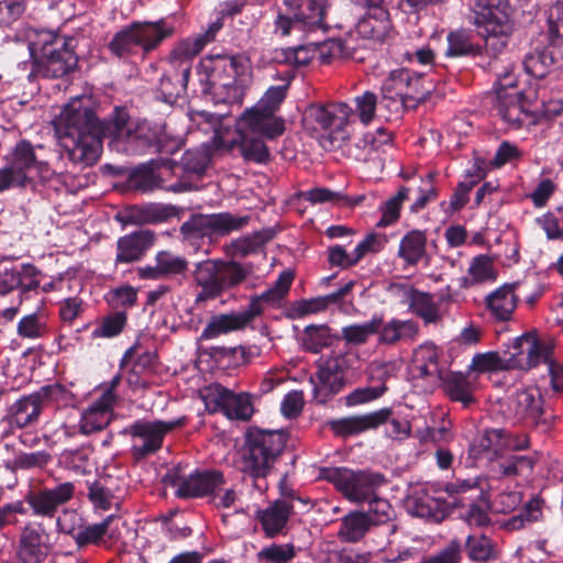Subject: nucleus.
<instances>
[{
  "label": "nucleus",
  "instance_id": "obj_1",
  "mask_svg": "<svg viewBox=\"0 0 563 563\" xmlns=\"http://www.w3.org/2000/svg\"><path fill=\"white\" fill-rule=\"evenodd\" d=\"M53 126L68 159L82 166L99 159L102 137L125 142L139 137L124 109L117 108L108 120L98 121L92 98L87 95L70 99L53 120Z\"/></svg>",
  "mask_w": 563,
  "mask_h": 563
},
{
  "label": "nucleus",
  "instance_id": "obj_2",
  "mask_svg": "<svg viewBox=\"0 0 563 563\" xmlns=\"http://www.w3.org/2000/svg\"><path fill=\"white\" fill-rule=\"evenodd\" d=\"M203 92L218 104H241L253 81L252 62L244 55L202 58L198 66Z\"/></svg>",
  "mask_w": 563,
  "mask_h": 563
},
{
  "label": "nucleus",
  "instance_id": "obj_3",
  "mask_svg": "<svg viewBox=\"0 0 563 563\" xmlns=\"http://www.w3.org/2000/svg\"><path fill=\"white\" fill-rule=\"evenodd\" d=\"M354 2L365 11L364 15L356 23L354 33H350L344 38H332L327 43L332 57L357 58L356 49L360 45L356 43V37H361L364 42H380L391 29L387 0H354Z\"/></svg>",
  "mask_w": 563,
  "mask_h": 563
},
{
  "label": "nucleus",
  "instance_id": "obj_4",
  "mask_svg": "<svg viewBox=\"0 0 563 563\" xmlns=\"http://www.w3.org/2000/svg\"><path fill=\"white\" fill-rule=\"evenodd\" d=\"M29 51L34 59V70L46 78L64 77L73 71L78 58L64 37L51 31H38L30 38Z\"/></svg>",
  "mask_w": 563,
  "mask_h": 563
},
{
  "label": "nucleus",
  "instance_id": "obj_5",
  "mask_svg": "<svg viewBox=\"0 0 563 563\" xmlns=\"http://www.w3.org/2000/svg\"><path fill=\"white\" fill-rule=\"evenodd\" d=\"M510 13L508 0H474V22L487 53L497 55L507 46L512 33Z\"/></svg>",
  "mask_w": 563,
  "mask_h": 563
},
{
  "label": "nucleus",
  "instance_id": "obj_6",
  "mask_svg": "<svg viewBox=\"0 0 563 563\" xmlns=\"http://www.w3.org/2000/svg\"><path fill=\"white\" fill-rule=\"evenodd\" d=\"M246 276L244 268L233 261L207 260L196 264L194 279L201 287L197 300L220 296L240 284Z\"/></svg>",
  "mask_w": 563,
  "mask_h": 563
},
{
  "label": "nucleus",
  "instance_id": "obj_7",
  "mask_svg": "<svg viewBox=\"0 0 563 563\" xmlns=\"http://www.w3.org/2000/svg\"><path fill=\"white\" fill-rule=\"evenodd\" d=\"M289 80L283 85L269 87L257 103L244 110L240 115V129L251 126L257 131H264L269 139L283 134L284 121L275 113L285 100Z\"/></svg>",
  "mask_w": 563,
  "mask_h": 563
},
{
  "label": "nucleus",
  "instance_id": "obj_8",
  "mask_svg": "<svg viewBox=\"0 0 563 563\" xmlns=\"http://www.w3.org/2000/svg\"><path fill=\"white\" fill-rule=\"evenodd\" d=\"M511 365L527 369L543 362L554 391H563V365L551 358V346L540 342L534 333L527 332L512 339Z\"/></svg>",
  "mask_w": 563,
  "mask_h": 563
},
{
  "label": "nucleus",
  "instance_id": "obj_9",
  "mask_svg": "<svg viewBox=\"0 0 563 563\" xmlns=\"http://www.w3.org/2000/svg\"><path fill=\"white\" fill-rule=\"evenodd\" d=\"M307 130L328 137L330 144L349 137L347 128L352 123V108L344 103L312 104L302 117Z\"/></svg>",
  "mask_w": 563,
  "mask_h": 563
},
{
  "label": "nucleus",
  "instance_id": "obj_10",
  "mask_svg": "<svg viewBox=\"0 0 563 563\" xmlns=\"http://www.w3.org/2000/svg\"><path fill=\"white\" fill-rule=\"evenodd\" d=\"M173 32L174 27L164 21L134 22L114 35L110 43V49L120 57L133 54L140 48L143 52H150Z\"/></svg>",
  "mask_w": 563,
  "mask_h": 563
},
{
  "label": "nucleus",
  "instance_id": "obj_11",
  "mask_svg": "<svg viewBox=\"0 0 563 563\" xmlns=\"http://www.w3.org/2000/svg\"><path fill=\"white\" fill-rule=\"evenodd\" d=\"M286 444L280 431L256 430L247 437V449L243 457V470L253 477H264L273 467Z\"/></svg>",
  "mask_w": 563,
  "mask_h": 563
},
{
  "label": "nucleus",
  "instance_id": "obj_12",
  "mask_svg": "<svg viewBox=\"0 0 563 563\" xmlns=\"http://www.w3.org/2000/svg\"><path fill=\"white\" fill-rule=\"evenodd\" d=\"M321 477L351 503L365 504L385 483L383 475L366 471H353L347 467H328L321 471Z\"/></svg>",
  "mask_w": 563,
  "mask_h": 563
},
{
  "label": "nucleus",
  "instance_id": "obj_13",
  "mask_svg": "<svg viewBox=\"0 0 563 563\" xmlns=\"http://www.w3.org/2000/svg\"><path fill=\"white\" fill-rule=\"evenodd\" d=\"M507 416L518 422L538 427L548 431L553 415L543 408L542 396L537 386H528L511 393L506 402Z\"/></svg>",
  "mask_w": 563,
  "mask_h": 563
},
{
  "label": "nucleus",
  "instance_id": "obj_14",
  "mask_svg": "<svg viewBox=\"0 0 563 563\" xmlns=\"http://www.w3.org/2000/svg\"><path fill=\"white\" fill-rule=\"evenodd\" d=\"M496 111L509 126L518 129L526 120L532 119L534 110L527 106L522 91L517 88L512 71L498 75L495 84Z\"/></svg>",
  "mask_w": 563,
  "mask_h": 563
},
{
  "label": "nucleus",
  "instance_id": "obj_15",
  "mask_svg": "<svg viewBox=\"0 0 563 563\" xmlns=\"http://www.w3.org/2000/svg\"><path fill=\"white\" fill-rule=\"evenodd\" d=\"M244 220L230 213L194 214L180 227L183 239L195 247L205 240L211 241L216 235H224L240 229Z\"/></svg>",
  "mask_w": 563,
  "mask_h": 563
},
{
  "label": "nucleus",
  "instance_id": "obj_16",
  "mask_svg": "<svg viewBox=\"0 0 563 563\" xmlns=\"http://www.w3.org/2000/svg\"><path fill=\"white\" fill-rule=\"evenodd\" d=\"M184 421V418L170 421H136L124 432L131 435L133 454L143 457L159 450L164 437L175 428L183 426Z\"/></svg>",
  "mask_w": 563,
  "mask_h": 563
},
{
  "label": "nucleus",
  "instance_id": "obj_17",
  "mask_svg": "<svg viewBox=\"0 0 563 563\" xmlns=\"http://www.w3.org/2000/svg\"><path fill=\"white\" fill-rule=\"evenodd\" d=\"M202 398L210 411H222L229 419L247 420L254 411L250 395L234 394L219 384L207 387Z\"/></svg>",
  "mask_w": 563,
  "mask_h": 563
},
{
  "label": "nucleus",
  "instance_id": "obj_18",
  "mask_svg": "<svg viewBox=\"0 0 563 563\" xmlns=\"http://www.w3.org/2000/svg\"><path fill=\"white\" fill-rule=\"evenodd\" d=\"M67 394V390L60 385H49L42 387L37 393L19 399L12 409L11 424L24 428L33 423L46 404L59 402L66 399Z\"/></svg>",
  "mask_w": 563,
  "mask_h": 563
},
{
  "label": "nucleus",
  "instance_id": "obj_19",
  "mask_svg": "<svg viewBox=\"0 0 563 563\" xmlns=\"http://www.w3.org/2000/svg\"><path fill=\"white\" fill-rule=\"evenodd\" d=\"M346 368V360L342 355L330 356L319 364L316 375L310 378L318 402H327L344 388Z\"/></svg>",
  "mask_w": 563,
  "mask_h": 563
},
{
  "label": "nucleus",
  "instance_id": "obj_20",
  "mask_svg": "<svg viewBox=\"0 0 563 563\" xmlns=\"http://www.w3.org/2000/svg\"><path fill=\"white\" fill-rule=\"evenodd\" d=\"M164 482L176 487L178 497L195 498L210 496L219 484H224V478L219 472H196L189 476H180L178 471H172L166 474Z\"/></svg>",
  "mask_w": 563,
  "mask_h": 563
},
{
  "label": "nucleus",
  "instance_id": "obj_21",
  "mask_svg": "<svg viewBox=\"0 0 563 563\" xmlns=\"http://www.w3.org/2000/svg\"><path fill=\"white\" fill-rule=\"evenodd\" d=\"M529 445L527 435H514L503 429L487 430L471 446L470 454L474 459L492 460L503 450L519 451Z\"/></svg>",
  "mask_w": 563,
  "mask_h": 563
},
{
  "label": "nucleus",
  "instance_id": "obj_22",
  "mask_svg": "<svg viewBox=\"0 0 563 563\" xmlns=\"http://www.w3.org/2000/svg\"><path fill=\"white\" fill-rule=\"evenodd\" d=\"M268 137L264 131H257L251 126L240 129V118L236 120L235 129L230 136H222L223 151H231L239 146L241 154L246 161L265 163L269 158V152L261 137Z\"/></svg>",
  "mask_w": 563,
  "mask_h": 563
},
{
  "label": "nucleus",
  "instance_id": "obj_23",
  "mask_svg": "<svg viewBox=\"0 0 563 563\" xmlns=\"http://www.w3.org/2000/svg\"><path fill=\"white\" fill-rule=\"evenodd\" d=\"M32 146L26 142L16 145L10 165L0 168V191L11 187L23 186L31 173L38 169Z\"/></svg>",
  "mask_w": 563,
  "mask_h": 563
},
{
  "label": "nucleus",
  "instance_id": "obj_24",
  "mask_svg": "<svg viewBox=\"0 0 563 563\" xmlns=\"http://www.w3.org/2000/svg\"><path fill=\"white\" fill-rule=\"evenodd\" d=\"M75 494V486L70 482L58 484L51 488H43L30 493L25 500L35 516L53 518L57 509L69 501Z\"/></svg>",
  "mask_w": 563,
  "mask_h": 563
},
{
  "label": "nucleus",
  "instance_id": "obj_25",
  "mask_svg": "<svg viewBox=\"0 0 563 563\" xmlns=\"http://www.w3.org/2000/svg\"><path fill=\"white\" fill-rule=\"evenodd\" d=\"M117 395L111 391L102 393L81 412L79 429L82 434H91L104 429L113 416Z\"/></svg>",
  "mask_w": 563,
  "mask_h": 563
},
{
  "label": "nucleus",
  "instance_id": "obj_26",
  "mask_svg": "<svg viewBox=\"0 0 563 563\" xmlns=\"http://www.w3.org/2000/svg\"><path fill=\"white\" fill-rule=\"evenodd\" d=\"M170 172L167 163L162 164L157 169L144 165L135 168L131 173L129 183L131 187L142 191L154 190L156 188L173 192L189 190L188 184L183 180L176 181L175 184H165L164 175Z\"/></svg>",
  "mask_w": 563,
  "mask_h": 563
},
{
  "label": "nucleus",
  "instance_id": "obj_27",
  "mask_svg": "<svg viewBox=\"0 0 563 563\" xmlns=\"http://www.w3.org/2000/svg\"><path fill=\"white\" fill-rule=\"evenodd\" d=\"M391 290L407 303L409 310L420 317L424 323H437L441 319L439 305L427 294L408 285H395Z\"/></svg>",
  "mask_w": 563,
  "mask_h": 563
},
{
  "label": "nucleus",
  "instance_id": "obj_28",
  "mask_svg": "<svg viewBox=\"0 0 563 563\" xmlns=\"http://www.w3.org/2000/svg\"><path fill=\"white\" fill-rule=\"evenodd\" d=\"M292 503L294 498H279L257 511L256 518L266 537L274 538L284 532L294 514Z\"/></svg>",
  "mask_w": 563,
  "mask_h": 563
},
{
  "label": "nucleus",
  "instance_id": "obj_29",
  "mask_svg": "<svg viewBox=\"0 0 563 563\" xmlns=\"http://www.w3.org/2000/svg\"><path fill=\"white\" fill-rule=\"evenodd\" d=\"M190 129H196L206 134L211 133V144L216 151H223L222 136H230L233 129L223 123L225 114H214L205 110L189 112Z\"/></svg>",
  "mask_w": 563,
  "mask_h": 563
},
{
  "label": "nucleus",
  "instance_id": "obj_30",
  "mask_svg": "<svg viewBox=\"0 0 563 563\" xmlns=\"http://www.w3.org/2000/svg\"><path fill=\"white\" fill-rule=\"evenodd\" d=\"M406 80H409V70L405 68L389 73L382 85V103L391 113H400L405 109Z\"/></svg>",
  "mask_w": 563,
  "mask_h": 563
},
{
  "label": "nucleus",
  "instance_id": "obj_31",
  "mask_svg": "<svg viewBox=\"0 0 563 563\" xmlns=\"http://www.w3.org/2000/svg\"><path fill=\"white\" fill-rule=\"evenodd\" d=\"M124 526L119 517L110 515L100 523L89 525L80 529L75 536V541L79 548L87 544H98L104 537L115 541L120 538V530Z\"/></svg>",
  "mask_w": 563,
  "mask_h": 563
},
{
  "label": "nucleus",
  "instance_id": "obj_32",
  "mask_svg": "<svg viewBox=\"0 0 563 563\" xmlns=\"http://www.w3.org/2000/svg\"><path fill=\"white\" fill-rule=\"evenodd\" d=\"M390 410L387 408L366 415L353 416L338 420L333 423L334 430L341 435H353L376 429L389 419Z\"/></svg>",
  "mask_w": 563,
  "mask_h": 563
},
{
  "label": "nucleus",
  "instance_id": "obj_33",
  "mask_svg": "<svg viewBox=\"0 0 563 563\" xmlns=\"http://www.w3.org/2000/svg\"><path fill=\"white\" fill-rule=\"evenodd\" d=\"M155 236L150 230H140L124 235L118 241L117 261L131 263L140 260L153 245Z\"/></svg>",
  "mask_w": 563,
  "mask_h": 563
},
{
  "label": "nucleus",
  "instance_id": "obj_34",
  "mask_svg": "<svg viewBox=\"0 0 563 563\" xmlns=\"http://www.w3.org/2000/svg\"><path fill=\"white\" fill-rule=\"evenodd\" d=\"M517 283L504 284L486 297V306L490 314L500 321L509 320L517 307Z\"/></svg>",
  "mask_w": 563,
  "mask_h": 563
},
{
  "label": "nucleus",
  "instance_id": "obj_35",
  "mask_svg": "<svg viewBox=\"0 0 563 563\" xmlns=\"http://www.w3.org/2000/svg\"><path fill=\"white\" fill-rule=\"evenodd\" d=\"M288 11L302 26L313 29L321 26L325 0H284Z\"/></svg>",
  "mask_w": 563,
  "mask_h": 563
},
{
  "label": "nucleus",
  "instance_id": "obj_36",
  "mask_svg": "<svg viewBox=\"0 0 563 563\" xmlns=\"http://www.w3.org/2000/svg\"><path fill=\"white\" fill-rule=\"evenodd\" d=\"M43 534L40 528L27 526L21 533L20 549L18 552L21 563H41L47 550L42 541Z\"/></svg>",
  "mask_w": 563,
  "mask_h": 563
},
{
  "label": "nucleus",
  "instance_id": "obj_37",
  "mask_svg": "<svg viewBox=\"0 0 563 563\" xmlns=\"http://www.w3.org/2000/svg\"><path fill=\"white\" fill-rule=\"evenodd\" d=\"M411 515L427 520L440 522L445 517L444 503L428 493H415L407 501Z\"/></svg>",
  "mask_w": 563,
  "mask_h": 563
},
{
  "label": "nucleus",
  "instance_id": "obj_38",
  "mask_svg": "<svg viewBox=\"0 0 563 563\" xmlns=\"http://www.w3.org/2000/svg\"><path fill=\"white\" fill-rule=\"evenodd\" d=\"M398 257L406 266H416L427 257V235L423 231L411 230L406 233L398 247Z\"/></svg>",
  "mask_w": 563,
  "mask_h": 563
},
{
  "label": "nucleus",
  "instance_id": "obj_39",
  "mask_svg": "<svg viewBox=\"0 0 563 563\" xmlns=\"http://www.w3.org/2000/svg\"><path fill=\"white\" fill-rule=\"evenodd\" d=\"M391 136L383 128H378L375 132H367L355 144L356 153L355 159L367 162L378 157V153L385 151V147L390 146Z\"/></svg>",
  "mask_w": 563,
  "mask_h": 563
},
{
  "label": "nucleus",
  "instance_id": "obj_40",
  "mask_svg": "<svg viewBox=\"0 0 563 563\" xmlns=\"http://www.w3.org/2000/svg\"><path fill=\"white\" fill-rule=\"evenodd\" d=\"M372 526L365 511H351L341 519L338 537L342 541L355 543L365 537Z\"/></svg>",
  "mask_w": 563,
  "mask_h": 563
},
{
  "label": "nucleus",
  "instance_id": "obj_41",
  "mask_svg": "<svg viewBox=\"0 0 563 563\" xmlns=\"http://www.w3.org/2000/svg\"><path fill=\"white\" fill-rule=\"evenodd\" d=\"M377 333L380 343L395 344L413 339L418 333V325L412 320L390 319L386 323L382 322Z\"/></svg>",
  "mask_w": 563,
  "mask_h": 563
},
{
  "label": "nucleus",
  "instance_id": "obj_42",
  "mask_svg": "<svg viewBox=\"0 0 563 563\" xmlns=\"http://www.w3.org/2000/svg\"><path fill=\"white\" fill-rule=\"evenodd\" d=\"M536 457L531 455H509L496 461L494 471L505 477L527 478L533 470Z\"/></svg>",
  "mask_w": 563,
  "mask_h": 563
},
{
  "label": "nucleus",
  "instance_id": "obj_43",
  "mask_svg": "<svg viewBox=\"0 0 563 563\" xmlns=\"http://www.w3.org/2000/svg\"><path fill=\"white\" fill-rule=\"evenodd\" d=\"M236 311L212 316L200 334V340H212L220 335L243 329Z\"/></svg>",
  "mask_w": 563,
  "mask_h": 563
},
{
  "label": "nucleus",
  "instance_id": "obj_44",
  "mask_svg": "<svg viewBox=\"0 0 563 563\" xmlns=\"http://www.w3.org/2000/svg\"><path fill=\"white\" fill-rule=\"evenodd\" d=\"M209 163V153L203 148L188 150L184 153L181 161L167 162L170 173L174 174H201Z\"/></svg>",
  "mask_w": 563,
  "mask_h": 563
},
{
  "label": "nucleus",
  "instance_id": "obj_45",
  "mask_svg": "<svg viewBox=\"0 0 563 563\" xmlns=\"http://www.w3.org/2000/svg\"><path fill=\"white\" fill-rule=\"evenodd\" d=\"M44 301L41 300V306L35 312L24 316L18 323V335L23 339L37 340L43 338L48 332L47 317L42 310Z\"/></svg>",
  "mask_w": 563,
  "mask_h": 563
},
{
  "label": "nucleus",
  "instance_id": "obj_46",
  "mask_svg": "<svg viewBox=\"0 0 563 563\" xmlns=\"http://www.w3.org/2000/svg\"><path fill=\"white\" fill-rule=\"evenodd\" d=\"M511 352H514L512 341L508 345V350L506 352L508 357L503 358L496 352L475 354L468 366V373L473 375L474 373L481 374L487 372H496L504 368L505 366L514 367L510 363Z\"/></svg>",
  "mask_w": 563,
  "mask_h": 563
},
{
  "label": "nucleus",
  "instance_id": "obj_47",
  "mask_svg": "<svg viewBox=\"0 0 563 563\" xmlns=\"http://www.w3.org/2000/svg\"><path fill=\"white\" fill-rule=\"evenodd\" d=\"M412 372L420 377L431 379L439 377V354L434 346L426 345L416 351Z\"/></svg>",
  "mask_w": 563,
  "mask_h": 563
},
{
  "label": "nucleus",
  "instance_id": "obj_48",
  "mask_svg": "<svg viewBox=\"0 0 563 563\" xmlns=\"http://www.w3.org/2000/svg\"><path fill=\"white\" fill-rule=\"evenodd\" d=\"M353 285V282H349L339 290L332 294L298 302L296 307L297 314L302 317L325 310L330 305L336 303L340 299H342L352 289Z\"/></svg>",
  "mask_w": 563,
  "mask_h": 563
},
{
  "label": "nucleus",
  "instance_id": "obj_49",
  "mask_svg": "<svg viewBox=\"0 0 563 563\" xmlns=\"http://www.w3.org/2000/svg\"><path fill=\"white\" fill-rule=\"evenodd\" d=\"M382 325V317L374 316L365 323H356L342 328V338L347 344L362 345L378 332Z\"/></svg>",
  "mask_w": 563,
  "mask_h": 563
},
{
  "label": "nucleus",
  "instance_id": "obj_50",
  "mask_svg": "<svg viewBox=\"0 0 563 563\" xmlns=\"http://www.w3.org/2000/svg\"><path fill=\"white\" fill-rule=\"evenodd\" d=\"M448 48L444 55L449 58L464 57L468 55H477L481 47L472 42L471 35L463 31H452L446 36Z\"/></svg>",
  "mask_w": 563,
  "mask_h": 563
},
{
  "label": "nucleus",
  "instance_id": "obj_51",
  "mask_svg": "<svg viewBox=\"0 0 563 563\" xmlns=\"http://www.w3.org/2000/svg\"><path fill=\"white\" fill-rule=\"evenodd\" d=\"M472 375L467 372L453 374L445 383V390L450 398L462 402L465 407L473 402Z\"/></svg>",
  "mask_w": 563,
  "mask_h": 563
},
{
  "label": "nucleus",
  "instance_id": "obj_52",
  "mask_svg": "<svg viewBox=\"0 0 563 563\" xmlns=\"http://www.w3.org/2000/svg\"><path fill=\"white\" fill-rule=\"evenodd\" d=\"M190 67L188 65L181 66L179 71H174L172 75H163L159 81V90L163 99L166 102H172L185 89L188 81Z\"/></svg>",
  "mask_w": 563,
  "mask_h": 563
},
{
  "label": "nucleus",
  "instance_id": "obj_53",
  "mask_svg": "<svg viewBox=\"0 0 563 563\" xmlns=\"http://www.w3.org/2000/svg\"><path fill=\"white\" fill-rule=\"evenodd\" d=\"M14 275L16 276V288L20 289L19 303L21 305L29 298V292L40 287V271L31 265L24 264L14 266Z\"/></svg>",
  "mask_w": 563,
  "mask_h": 563
},
{
  "label": "nucleus",
  "instance_id": "obj_54",
  "mask_svg": "<svg viewBox=\"0 0 563 563\" xmlns=\"http://www.w3.org/2000/svg\"><path fill=\"white\" fill-rule=\"evenodd\" d=\"M174 214L173 208L164 205L153 203L142 208L133 209L129 220L136 223H161Z\"/></svg>",
  "mask_w": 563,
  "mask_h": 563
},
{
  "label": "nucleus",
  "instance_id": "obj_55",
  "mask_svg": "<svg viewBox=\"0 0 563 563\" xmlns=\"http://www.w3.org/2000/svg\"><path fill=\"white\" fill-rule=\"evenodd\" d=\"M467 556L474 562H486L494 558V545L492 540L482 534L473 533L465 542Z\"/></svg>",
  "mask_w": 563,
  "mask_h": 563
},
{
  "label": "nucleus",
  "instance_id": "obj_56",
  "mask_svg": "<svg viewBox=\"0 0 563 563\" xmlns=\"http://www.w3.org/2000/svg\"><path fill=\"white\" fill-rule=\"evenodd\" d=\"M220 29V25L213 24L203 34L196 35L195 37L187 38L179 43L175 49V54L178 58H191L198 55L205 46L214 38L216 32Z\"/></svg>",
  "mask_w": 563,
  "mask_h": 563
},
{
  "label": "nucleus",
  "instance_id": "obj_57",
  "mask_svg": "<svg viewBox=\"0 0 563 563\" xmlns=\"http://www.w3.org/2000/svg\"><path fill=\"white\" fill-rule=\"evenodd\" d=\"M377 96L372 91H365L354 98L352 109V122L357 119L363 125H368L376 118Z\"/></svg>",
  "mask_w": 563,
  "mask_h": 563
},
{
  "label": "nucleus",
  "instance_id": "obj_58",
  "mask_svg": "<svg viewBox=\"0 0 563 563\" xmlns=\"http://www.w3.org/2000/svg\"><path fill=\"white\" fill-rule=\"evenodd\" d=\"M547 21L550 43L563 57V2L550 7Z\"/></svg>",
  "mask_w": 563,
  "mask_h": 563
},
{
  "label": "nucleus",
  "instance_id": "obj_59",
  "mask_svg": "<svg viewBox=\"0 0 563 563\" xmlns=\"http://www.w3.org/2000/svg\"><path fill=\"white\" fill-rule=\"evenodd\" d=\"M292 280L294 274L290 271L282 272L274 285L260 295L261 299L264 300L266 306H279L288 295Z\"/></svg>",
  "mask_w": 563,
  "mask_h": 563
},
{
  "label": "nucleus",
  "instance_id": "obj_60",
  "mask_svg": "<svg viewBox=\"0 0 563 563\" xmlns=\"http://www.w3.org/2000/svg\"><path fill=\"white\" fill-rule=\"evenodd\" d=\"M332 342L333 336L327 325H309L305 329L302 344L310 352L318 353L330 346Z\"/></svg>",
  "mask_w": 563,
  "mask_h": 563
},
{
  "label": "nucleus",
  "instance_id": "obj_61",
  "mask_svg": "<svg viewBox=\"0 0 563 563\" xmlns=\"http://www.w3.org/2000/svg\"><path fill=\"white\" fill-rule=\"evenodd\" d=\"M157 271L166 276L184 275L188 271V261L169 251H161L156 254Z\"/></svg>",
  "mask_w": 563,
  "mask_h": 563
},
{
  "label": "nucleus",
  "instance_id": "obj_62",
  "mask_svg": "<svg viewBox=\"0 0 563 563\" xmlns=\"http://www.w3.org/2000/svg\"><path fill=\"white\" fill-rule=\"evenodd\" d=\"M295 555L296 550L291 543H273L258 551L256 558L260 563H288Z\"/></svg>",
  "mask_w": 563,
  "mask_h": 563
},
{
  "label": "nucleus",
  "instance_id": "obj_63",
  "mask_svg": "<svg viewBox=\"0 0 563 563\" xmlns=\"http://www.w3.org/2000/svg\"><path fill=\"white\" fill-rule=\"evenodd\" d=\"M553 58L544 51H533L526 55L523 68L526 73L537 79L544 78L552 66Z\"/></svg>",
  "mask_w": 563,
  "mask_h": 563
},
{
  "label": "nucleus",
  "instance_id": "obj_64",
  "mask_svg": "<svg viewBox=\"0 0 563 563\" xmlns=\"http://www.w3.org/2000/svg\"><path fill=\"white\" fill-rule=\"evenodd\" d=\"M468 276L472 284L494 282L497 278V273L493 260L486 255L474 257L468 267Z\"/></svg>",
  "mask_w": 563,
  "mask_h": 563
}]
</instances>
